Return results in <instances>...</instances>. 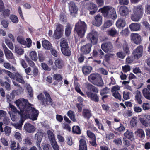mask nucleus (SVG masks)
I'll return each instance as SVG.
<instances>
[{"label": "nucleus", "mask_w": 150, "mask_h": 150, "mask_svg": "<svg viewBox=\"0 0 150 150\" xmlns=\"http://www.w3.org/2000/svg\"><path fill=\"white\" fill-rule=\"evenodd\" d=\"M15 103L20 110L22 116L25 119L28 118L33 120L37 119L39 111L28 102L27 100L21 98L17 100Z\"/></svg>", "instance_id": "nucleus-1"}, {"label": "nucleus", "mask_w": 150, "mask_h": 150, "mask_svg": "<svg viewBox=\"0 0 150 150\" xmlns=\"http://www.w3.org/2000/svg\"><path fill=\"white\" fill-rule=\"evenodd\" d=\"M100 10L105 17L115 19L117 17L115 9L110 6H105Z\"/></svg>", "instance_id": "nucleus-2"}, {"label": "nucleus", "mask_w": 150, "mask_h": 150, "mask_svg": "<svg viewBox=\"0 0 150 150\" xmlns=\"http://www.w3.org/2000/svg\"><path fill=\"white\" fill-rule=\"evenodd\" d=\"M43 93L45 96V98L42 93H41L37 96L38 99L41 101L42 105L45 106L52 105L53 101L50 96L46 91H44Z\"/></svg>", "instance_id": "nucleus-3"}, {"label": "nucleus", "mask_w": 150, "mask_h": 150, "mask_svg": "<svg viewBox=\"0 0 150 150\" xmlns=\"http://www.w3.org/2000/svg\"><path fill=\"white\" fill-rule=\"evenodd\" d=\"M87 29L86 23L81 20H79L75 25V30L80 38H82L84 36Z\"/></svg>", "instance_id": "nucleus-4"}, {"label": "nucleus", "mask_w": 150, "mask_h": 150, "mask_svg": "<svg viewBox=\"0 0 150 150\" xmlns=\"http://www.w3.org/2000/svg\"><path fill=\"white\" fill-rule=\"evenodd\" d=\"M98 34L95 30H93L87 34V38L92 45L96 44L98 41Z\"/></svg>", "instance_id": "nucleus-5"}, {"label": "nucleus", "mask_w": 150, "mask_h": 150, "mask_svg": "<svg viewBox=\"0 0 150 150\" xmlns=\"http://www.w3.org/2000/svg\"><path fill=\"white\" fill-rule=\"evenodd\" d=\"M48 138L51 145L54 150H59V146L56 141L55 136L53 133L51 131L47 132Z\"/></svg>", "instance_id": "nucleus-6"}, {"label": "nucleus", "mask_w": 150, "mask_h": 150, "mask_svg": "<svg viewBox=\"0 0 150 150\" xmlns=\"http://www.w3.org/2000/svg\"><path fill=\"white\" fill-rule=\"evenodd\" d=\"M101 48L106 53L112 52L113 51V47L112 44L110 42H107L102 43Z\"/></svg>", "instance_id": "nucleus-7"}, {"label": "nucleus", "mask_w": 150, "mask_h": 150, "mask_svg": "<svg viewBox=\"0 0 150 150\" xmlns=\"http://www.w3.org/2000/svg\"><path fill=\"white\" fill-rule=\"evenodd\" d=\"M143 47L142 45H139L133 51L132 53L134 58L137 59L142 56Z\"/></svg>", "instance_id": "nucleus-8"}, {"label": "nucleus", "mask_w": 150, "mask_h": 150, "mask_svg": "<svg viewBox=\"0 0 150 150\" xmlns=\"http://www.w3.org/2000/svg\"><path fill=\"white\" fill-rule=\"evenodd\" d=\"M131 40L134 43L137 44H140L142 41L141 36L137 33H132L130 35Z\"/></svg>", "instance_id": "nucleus-9"}, {"label": "nucleus", "mask_w": 150, "mask_h": 150, "mask_svg": "<svg viewBox=\"0 0 150 150\" xmlns=\"http://www.w3.org/2000/svg\"><path fill=\"white\" fill-rule=\"evenodd\" d=\"M102 23V18L100 14L96 16L92 21V24L94 25L99 27L100 26Z\"/></svg>", "instance_id": "nucleus-10"}, {"label": "nucleus", "mask_w": 150, "mask_h": 150, "mask_svg": "<svg viewBox=\"0 0 150 150\" xmlns=\"http://www.w3.org/2000/svg\"><path fill=\"white\" fill-rule=\"evenodd\" d=\"M92 46V45L90 43H88L83 45L81 47V52L84 54H88L91 51Z\"/></svg>", "instance_id": "nucleus-11"}, {"label": "nucleus", "mask_w": 150, "mask_h": 150, "mask_svg": "<svg viewBox=\"0 0 150 150\" xmlns=\"http://www.w3.org/2000/svg\"><path fill=\"white\" fill-rule=\"evenodd\" d=\"M10 148L11 150H27V148L25 146H23L21 149L19 144L18 143L17 146L16 143L14 142H11Z\"/></svg>", "instance_id": "nucleus-12"}, {"label": "nucleus", "mask_w": 150, "mask_h": 150, "mask_svg": "<svg viewBox=\"0 0 150 150\" xmlns=\"http://www.w3.org/2000/svg\"><path fill=\"white\" fill-rule=\"evenodd\" d=\"M68 5L71 14L74 15L76 13L78 9L75 3L71 1L68 3Z\"/></svg>", "instance_id": "nucleus-13"}, {"label": "nucleus", "mask_w": 150, "mask_h": 150, "mask_svg": "<svg viewBox=\"0 0 150 150\" xmlns=\"http://www.w3.org/2000/svg\"><path fill=\"white\" fill-rule=\"evenodd\" d=\"M24 129L26 132L30 133L34 132L35 129V127L29 123L25 124Z\"/></svg>", "instance_id": "nucleus-14"}, {"label": "nucleus", "mask_w": 150, "mask_h": 150, "mask_svg": "<svg viewBox=\"0 0 150 150\" xmlns=\"http://www.w3.org/2000/svg\"><path fill=\"white\" fill-rule=\"evenodd\" d=\"M87 9L90 11L89 14L91 15L94 14L97 11L98 8L97 6L93 3H90V4L87 8Z\"/></svg>", "instance_id": "nucleus-15"}, {"label": "nucleus", "mask_w": 150, "mask_h": 150, "mask_svg": "<svg viewBox=\"0 0 150 150\" xmlns=\"http://www.w3.org/2000/svg\"><path fill=\"white\" fill-rule=\"evenodd\" d=\"M86 94L88 98L92 100L97 102L99 101V97L96 94L93 93L91 92L86 91Z\"/></svg>", "instance_id": "nucleus-16"}, {"label": "nucleus", "mask_w": 150, "mask_h": 150, "mask_svg": "<svg viewBox=\"0 0 150 150\" xmlns=\"http://www.w3.org/2000/svg\"><path fill=\"white\" fill-rule=\"evenodd\" d=\"M129 27L131 31H137L140 30L141 25L139 23H132L129 25Z\"/></svg>", "instance_id": "nucleus-17"}, {"label": "nucleus", "mask_w": 150, "mask_h": 150, "mask_svg": "<svg viewBox=\"0 0 150 150\" xmlns=\"http://www.w3.org/2000/svg\"><path fill=\"white\" fill-rule=\"evenodd\" d=\"M134 13H136L143 16V8L141 5L134 6L133 10Z\"/></svg>", "instance_id": "nucleus-18"}, {"label": "nucleus", "mask_w": 150, "mask_h": 150, "mask_svg": "<svg viewBox=\"0 0 150 150\" xmlns=\"http://www.w3.org/2000/svg\"><path fill=\"white\" fill-rule=\"evenodd\" d=\"M119 13L122 16H126L129 14L128 9L126 6H121L119 8Z\"/></svg>", "instance_id": "nucleus-19"}, {"label": "nucleus", "mask_w": 150, "mask_h": 150, "mask_svg": "<svg viewBox=\"0 0 150 150\" xmlns=\"http://www.w3.org/2000/svg\"><path fill=\"white\" fill-rule=\"evenodd\" d=\"M21 117L19 120V123H15L12 124V125L16 129H18L19 130H21L22 126L24 122L25 119V118L22 116L21 115Z\"/></svg>", "instance_id": "nucleus-20"}, {"label": "nucleus", "mask_w": 150, "mask_h": 150, "mask_svg": "<svg viewBox=\"0 0 150 150\" xmlns=\"http://www.w3.org/2000/svg\"><path fill=\"white\" fill-rule=\"evenodd\" d=\"M124 136L126 138L131 141L133 140L134 139L133 133L130 130L127 129L124 133Z\"/></svg>", "instance_id": "nucleus-21"}, {"label": "nucleus", "mask_w": 150, "mask_h": 150, "mask_svg": "<svg viewBox=\"0 0 150 150\" xmlns=\"http://www.w3.org/2000/svg\"><path fill=\"white\" fill-rule=\"evenodd\" d=\"M79 144V150H87L86 143L85 139H81Z\"/></svg>", "instance_id": "nucleus-22"}, {"label": "nucleus", "mask_w": 150, "mask_h": 150, "mask_svg": "<svg viewBox=\"0 0 150 150\" xmlns=\"http://www.w3.org/2000/svg\"><path fill=\"white\" fill-rule=\"evenodd\" d=\"M82 115L84 118L89 119L91 117L92 114L90 110L88 109H84L83 110Z\"/></svg>", "instance_id": "nucleus-23"}, {"label": "nucleus", "mask_w": 150, "mask_h": 150, "mask_svg": "<svg viewBox=\"0 0 150 150\" xmlns=\"http://www.w3.org/2000/svg\"><path fill=\"white\" fill-rule=\"evenodd\" d=\"M126 24L125 20L122 18L118 20L116 23V26L118 28L124 27Z\"/></svg>", "instance_id": "nucleus-24"}, {"label": "nucleus", "mask_w": 150, "mask_h": 150, "mask_svg": "<svg viewBox=\"0 0 150 150\" xmlns=\"http://www.w3.org/2000/svg\"><path fill=\"white\" fill-rule=\"evenodd\" d=\"M122 47L124 52L126 54H130V51L129 48L128 43L125 41H124L121 44Z\"/></svg>", "instance_id": "nucleus-25"}, {"label": "nucleus", "mask_w": 150, "mask_h": 150, "mask_svg": "<svg viewBox=\"0 0 150 150\" xmlns=\"http://www.w3.org/2000/svg\"><path fill=\"white\" fill-rule=\"evenodd\" d=\"M54 63L55 66L59 69L62 68L64 66V62L60 58L56 59Z\"/></svg>", "instance_id": "nucleus-26"}, {"label": "nucleus", "mask_w": 150, "mask_h": 150, "mask_svg": "<svg viewBox=\"0 0 150 150\" xmlns=\"http://www.w3.org/2000/svg\"><path fill=\"white\" fill-rule=\"evenodd\" d=\"M135 99L139 104H141L142 103V101L141 98L142 96L141 94V92L137 90L135 92Z\"/></svg>", "instance_id": "nucleus-27"}, {"label": "nucleus", "mask_w": 150, "mask_h": 150, "mask_svg": "<svg viewBox=\"0 0 150 150\" xmlns=\"http://www.w3.org/2000/svg\"><path fill=\"white\" fill-rule=\"evenodd\" d=\"M62 54L65 56H69L71 54V49L69 46L61 49Z\"/></svg>", "instance_id": "nucleus-28"}, {"label": "nucleus", "mask_w": 150, "mask_h": 150, "mask_svg": "<svg viewBox=\"0 0 150 150\" xmlns=\"http://www.w3.org/2000/svg\"><path fill=\"white\" fill-rule=\"evenodd\" d=\"M15 79L18 82L23 84H25V82L23 77L18 72L15 73Z\"/></svg>", "instance_id": "nucleus-29"}, {"label": "nucleus", "mask_w": 150, "mask_h": 150, "mask_svg": "<svg viewBox=\"0 0 150 150\" xmlns=\"http://www.w3.org/2000/svg\"><path fill=\"white\" fill-rule=\"evenodd\" d=\"M100 75L98 74H92L88 77V80L91 82L95 81Z\"/></svg>", "instance_id": "nucleus-30"}, {"label": "nucleus", "mask_w": 150, "mask_h": 150, "mask_svg": "<svg viewBox=\"0 0 150 150\" xmlns=\"http://www.w3.org/2000/svg\"><path fill=\"white\" fill-rule=\"evenodd\" d=\"M92 69V67L91 66H84L82 68V70L84 74L88 75L90 73Z\"/></svg>", "instance_id": "nucleus-31"}, {"label": "nucleus", "mask_w": 150, "mask_h": 150, "mask_svg": "<svg viewBox=\"0 0 150 150\" xmlns=\"http://www.w3.org/2000/svg\"><path fill=\"white\" fill-rule=\"evenodd\" d=\"M117 33V31L114 27L111 28L108 31V34L112 37H115Z\"/></svg>", "instance_id": "nucleus-32"}, {"label": "nucleus", "mask_w": 150, "mask_h": 150, "mask_svg": "<svg viewBox=\"0 0 150 150\" xmlns=\"http://www.w3.org/2000/svg\"><path fill=\"white\" fill-rule=\"evenodd\" d=\"M142 16L139 14L133 13L131 15V19L134 21L138 22L140 20Z\"/></svg>", "instance_id": "nucleus-33"}, {"label": "nucleus", "mask_w": 150, "mask_h": 150, "mask_svg": "<svg viewBox=\"0 0 150 150\" xmlns=\"http://www.w3.org/2000/svg\"><path fill=\"white\" fill-rule=\"evenodd\" d=\"M42 44L43 47L46 49L50 50L52 47L50 43L47 40L42 41Z\"/></svg>", "instance_id": "nucleus-34"}, {"label": "nucleus", "mask_w": 150, "mask_h": 150, "mask_svg": "<svg viewBox=\"0 0 150 150\" xmlns=\"http://www.w3.org/2000/svg\"><path fill=\"white\" fill-rule=\"evenodd\" d=\"M29 57L33 60L35 61L38 59V57L36 52L35 51H31L29 54Z\"/></svg>", "instance_id": "nucleus-35"}, {"label": "nucleus", "mask_w": 150, "mask_h": 150, "mask_svg": "<svg viewBox=\"0 0 150 150\" xmlns=\"http://www.w3.org/2000/svg\"><path fill=\"white\" fill-rule=\"evenodd\" d=\"M142 92L144 96L146 99L150 100V92L147 88H144Z\"/></svg>", "instance_id": "nucleus-36"}, {"label": "nucleus", "mask_w": 150, "mask_h": 150, "mask_svg": "<svg viewBox=\"0 0 150 150\" xmlns=\"http://www.w3.org/2000/svg\"><path fill=\"white\" fill-rule=\"evenodd\" d=\"M72 29L71 25L69 23H67L65 30V34L67 36H69L70 35Z\"/></svg>", "instance_id": "nucleus-37"}, {"label": "nucleus", "mask_w": 150, "mask_h": 150, "mask_svg": "<svg viewBox=\"0 0 150 150\" xmlns=\"http://www.w3.org/2000/svg\"><path fill=\"white\" fill-rule=\"evenodd\" d=\"M94 84L98 86H103L104 83L100 76L94 82Z\"/></svg>", "instance_id": "nucleus-38"}, {"label": "nucleus", "mask_w": 150, "mask_h": 150, "mask_svg": "<svg viewBox=\"0 0 150 150\" xmlns=\"http://www.w3.org/2000/svg\"><path fill=\"white\" fill-rule=\"evenodd\" d=\"M4 52L6 57L7 59H12L13 58V53L8 49Z\"/></svg>", "instance_id": "nucleus-39"}, {"label": "nucleus", "mask_w": 150, "mask_h": 150, "mask_svg": "<svg viewBox=\"0 0 150 150\" xmlns=\"http://www.w3.org/2000/svg\"><path fill=\"white\" fill-rule=\"evenodd\" d=\"M15 50L16 53L19 55H21L24 53V50L22 48L18 45L15 46Z\"/></svg>", "instance_id": "nucleus-40"}, {"label": "nucleus", "mask_w": 150, "mask_h": 150, "mask_svg": "<svg viewBox=\"0 0 150 150\" xmlns=\"http://www.w3.org/2000/svg\"><path fill=\"white\" fill-rule=\"evenodd\" d=\"M60 46L61 49L62 48L68 47L69 46L68 44L67 40L64 38L62 39L60 42Z\"/></svg>", "instance_id": "nucleus-41"}, {"label": "nucleus", "mask_w": 150, "mask_h": 150, "mask_svg": "<svg viewBox=\"0 0 150 150\" xmlns=\"http://www.w3.org/2000/svg\"><path fill=\"white\" fill-rule=\"evenodd\" d=\"M95 121L96 123V125L98 127V129L104 131L105 130L103 126L102 123L100 122L98 119L97 118H95Z\"/></svg>", "instance_id": "nucleus-42"}, {"label": "nucleus", "mask_w": 150, "mask_h": 150, "mask_svg": "<svg viewBox=\"0 0 150 150\" xmlns=\"http://www.w3.org/2000/svg\"><path fill=\"white\" fill-rule=\"evenodd\" d=\"M113 22L112 20H107L105 21L103 25L104 28H107L113 25Z\"/></svg>", "instance_id": "nucleus-43"}, {"label": "nucleus", "mask_w": 150, "mask_h": 150, "mask_svg": "<svg viewBox=\"0 0 150 150\" xmlns=\"http://www.w3.org/2000/svg\"><path fill=\"white\" fill-rule=\"evenodd\" d=\"M25 87H26L27 90L28 92L29 95L30 97H32L33 96V93L32 87L29 84L27 83L26 84Z\"/></svg>", "instance_id": "nucleus-44"}, {"label": "nucleus", "mask_w": 150, "mask_h": 150, "mask_svg": "<svg viewBox=\"0 0 150 150\" xmlns=\"http://www.w3.org/2000/svg\"><path fill=\"white\" fill-rule=\"evenodd\" d=\"M3 66L5 68L8 69L9 70H12L13 71L16 70V68L13 66H11L10 64L8 62L4 63Z\"/></svg>", "instance_id": "nucleus-45"}, {"label": "nucleus", "mask_w": 150, "mask_h": 150, "mask_svg": "<svg viewBox=\"0 0 150 150\" xmlns=\"http://www.w3.org/2000/svg\"><path fill=\"white\" fill-rule=\"evenodd\" d=\"M75 90L78 93H79L83 96H84L85 95L81 91L79 88V85L78 83H75L74 85Z\"/></svg>", "instance_id": "nucleus-46"}, {"label": "nucleus", "mask_w": 150, "mask_h": 150, "mask_svg": "<svg viewBox=\"0 0 150 150\" xmlns=\"http://www.w3.org/2000/svg\"><path fill=\"white\" fill-rule=\"evenodd\" d=\"M68 116H69L70 119L73 122L76 121V118L75 117V114L74 112L70 110L68 112Z\"/></svg>", "instance_id": "nucleus-47"}, {"label": "nucleus", "mask_w": 150, "mask_h": 150, "mask_svg": "<svg viewBox=\"0 0 150 150\" xmlns=\"http://www.w3.org/2000/svg\"><path fill=\"white\" fill-rule=\"evenodd\" d=\"M137 132L138 135L141 139H144L145 136V134L143 130L141 129H138L137 130Z\"/></svg>", "instance_id": "nucleus-48"}, {"label": "nucleus", "mask_w": 150, "mask_h": 150, "mask_svg": "<svg viewBox=\"0 0 150 150\" xmlns=\"http://www.w3.org/2000/svg\"><path fill=\"white\" fill-rule=\"evenodd\" d=\"M17 40L18 42L21 45H25L27 43L26 42L22 37L18 36L17 37Z\"/></svg>", "instance_id": "nucleus-49"}, {"label": "nucleus", "mask_w": 150, "mask_h": 150, "mask_svg": "<svg viewBox=\"0 0 150 150\" xmlns=\"http://www.w3.org/2000/svg\"><path fill=\"white\" fill-rule=\"evenodd\" d=\"M42 137V133L40 132H38L35 135V139L37 140L41 141Z\"/></svg>", "instance_id": "nucleus-50"}, {"label": "nucleus", "mask_w": 150, "mask_h": 150, "mask_svg": "<svg viewBox=\"0 0 150 150\" xmlns=\"http://www.w3.org/2000/svg\"><path fill=\"white\" fill-rule=\"evenodd\" d=\"M72 132L74 133L79 134L81 133L80 127L78 126H74L72 127Z\"/></svg>", "instance_id": "nucleus-51"}, {"label": "nucleus", "mask_w": 150, "mask_h": 150, "mask_svg": "<svg viewBox=\"0 0 150 150\" xmlns=\"http://www.w3.org/2000/svg\"><path fill=\"white\" fill-rule=\"evenodd\" d=\"M142 125L146 127L149 126V122L148 121L146 120L144 118H141L139 119Z\"/></svg>", "instance_id": "nucleus-52"}, {"label": "nucleus", "mask_w": 150, "mask_h": 150, "mask_svg": "<svg viewBox=\"0 0 150 150\" xmlns=\"http://www.w3.org/2000/svg\"><path fill=\"white\" fill-rule=\"evenodd\" d=\"M137 122V118L136 117H134L131 119L130 122V125L133 127L136 126Z\"/></svg>", "instance_id": "nucleus-53"}, {"label": "nucleus", "mask_w": 150, "mask_h": 150, "mask_svg": "<svg viewBox=\"0 0 150 150\" xmlns=\"http://www.w3.org/2000/svg\"><path fill=\"white\" fill-rule=\"evenodd\" d=\"M115 54H106L104 57V60L108 63L109 62L110 58H113Z\"/></svg>", "instance_id": "nucleus-54"}, {"label": "nucleus", "mask_w": 150, "mask_h": 150, "mask_svg": "<svg viewBox=\"0 0 150 150\" xmlns=\"http://www.w3.org/2000/svg\"><path fill=\"white\" fill-rule=\"evenodd\" d=\"M53 79L58 82L61 81L62 80V77L59 74H56L53 76Z\"/></svg>", "instance_id": "nucleus-55"}, {"label": "nucleus", "mask_w": 150, "mask_h": 150, "mask_svg": "<svg viewBox=\"0 0 150 150\" xmlns=\"http://www.w3.org/2000/svg\"><path fill=\"white\" fill-rule=\"evenodd\" d=\"M126 54L122 51L118 52L116 53V55L117 57L120 59H124L126 56Z\"/></svg>", "instance_id": "nucleus-56"}, {"label": "nucleus", "mask_w": 150, "mask_h": 150, "mask_svg": "<svg viewBox=\"0 0 150 150\" xmlns=\"http://www.w3.org/2000/svg\"><path fill=\"white\" fill-rule=\"evenodd\" d=\"M87 134L90 139H93L96 138L95 134L89 130L87 131Z\"/></svg>", "instance_id": "nucleus-57"}, {"label": "nucleus", "mask_w": 150, "mask_h": 150, "mask_svg": "<svg viewBox=\"0 0 150 150\" xmlns=\"http://www.w3.org/2000/svg\"><path fill=\"white\" fill-rule=\"evenodd\" d=\"M110 91V89L107 87H105L101 90L100 92V94L102 96L104 94L108 93Z\"/></svg>", "instance_id": "nucleus-58"}, {"label": "nucleus", "mask_w": 150, "mask_h": 150, "mask_svg": "<svg viewBox=\"0 0 150 150\" xmlns=\"http://www.w3.org/2000/svg\"><path fill=\"white\" fill-rule=\"evenodd\" d=\"M56 31L62 33L64 31L63 26L59 24H58L56 27Z\"/></svg>", "instance_id": "nucleus-59"}, {"label": "nucleus", "mask_w": 150, "mask_h": 150, "mask_svg": "<svg viewBox=\"0 0 150 150\" xmlns=\"http://www.w3.org/2000/svg\"><path fill=\"white\" fill-rule=\"evenodd\" d=\"M62 33L55 31L54 34V37L56 39L60 38L62 35Z\"/></svg>", "instance_id": "nucleus-60"}, {"label": "nucleus", "mask_w": 150, "mask_h": 150, "mask_svg": "<svg viewBox=\"0 0 150 150\" xmlns=\"http://www.w3.org/2000/svg\"><path fill=\"white\" fill-rule=\"evenodd\" d=\"M5 72L11 78L14 79H15V75L10 71L8 70H5Z\"/></svg>", "instance_id": "nucleus-61"}, {"label": "nucleus", "mask_w": 150, "mask_h": 150, "mask_svg": "<svg viewBox=\"0 0 150 150\" xmlns=\"http://www.w3.org/2000/svg\"><path fill=\"white\" fill-rule=\"evenodd\" d=\"M10 19L13 23H17L18 21V17L15 15H11L10 16Z\"/></svg>", "instance_id": "nucleus-62"}, {"label": "nucleus", "mask_w": 150, "mask_h": 150, "mask_svg": "<svg viewBox=\"0 0 150 150\" xmlns=\"http://www.w3.org/2000/svg\"><path fill=\"white\" fill-rule=\"evenodd\" d=\"M60 20L63 23L66 22L67 21V18L65 14L61 13L60 16Z\"/></svg>", "instance_id": "nucleus-63"}, {"label": "nucleus", "mask_w": 150, "mask_h": 150, "mask_svg": "<svg viewBox=\"0 0 150 150\" xmlns=\"http://www.w3.org/2000/svg\"><path fill=\"white\" fill-rule=\"evenodd\" d=\"M4 132L6 135L9 136L11 132V128L8 126H6L4 129Z\"/></svg>", "instance_id": "nucleus-64"}]
</instances>
